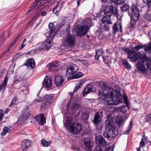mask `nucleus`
Masks as SVG:
<instances>
[{
	"mask_svg": "<svg viewBox=\"0 0 151 151\" xmlns=\"http://www.w3.org/2000/svg\"><path fill=\"white\" fill-rule=\"evenodd\" d=\"M41 14L42 16H45L47 14V13L46 12H42L41 13Z\"/></svg>",
	"mask_w": 151,
	"mask_h": 151,
	"instance_id": "e2e57ef3",
	"label": "nucleus"
},
{
	"mask_svg": "<svg viewBox=\"0 0 151 151\" xmlns=\"http://www.w3.org/2000/svg\"><path fill=\"white\" fill-rule=\"evenodd\" d=\"M76 37L71 34L67 35L65 38V45L70 48H72L75 45Z\"/></svg>",
	"mask_w": 151,
	"mask_h": 151,
	"instance_id": "0eeeda50",
	"label": "nucleus"
},
{
	"mask_svg": "<svg viewBox=\"0 0 151 151\" xmlns=\"http://www.w3.org/2000/svg\"><path fill=\"white\" fill-rule=\"evenodd\" d=\"M96 143L101 145L103 146H105L106 144L104 139L101 136H97L96 138Z\"/></svg>",
	"mask_w": 151,
	"mask_h": 151,
	"instance_id": "6ab92c4d",
	"label": "nucleus"
},
{
	"mask_svg": "<svg viewBox=\"0 0 151 151\" xmlns=\"http://www.w3.org/2000/svg\"><path fill=\"white\" fill-rule=\"evenodd\" d=\"M110 150V147H109L106 148L105 151H109Z\"/></svg>",
	"mask_w": 151,
	"mask_h": 151,
	"instance_id": "774afa93",
	"label": "nucleus"
},
{
	"mask_svg": "<svg viewBox=\"0 0 151 151\" xmlns=\"http://www.w3.org/2000/svg\"><path fill=\"white\" fill-rule=\"evenodd\" d=\"M98 36L99 38H102L104 36V35L103 34L102 32H99Z\"/></svg>",
	"mask_w": 151,
	"mask_h": 151,
	"instance_id": "052dcab7",
	"label": "nucleus"
},
{
	"mask_svg": "<svg viewBox=\"0 0 151 151\" xmlns=\"http://www.w3.org/2000/svg\"><path fill=\"white\" fill-rule=\"evenodd\" d=\"M102 91L99 92V100L107 105H118L122 101V97L119 92L114 90L108 84L104 83L101 87Z\"/></svg>",
	"mask_w": 151,
	"mask_h": 151,
	"instance_id": "f257e3e1",
	"label": "nucleus"
},
{
	"mask_svg": "<svg viewBox=\"0 0 151 151\" xmlns=\"http://www.w3.org/2000/svg\"><path fill=\"white\" fill-rule=\"evenodd\" d=\"M111 14L109 15L104 17L101 19V21L103 23H106L107 24H112V22L110 20V17H111Z\"/></svg>",
	"mask_w": 151,
	"mask_h": 151,
	"instance_id": "393cba45",
	"label": "nucleus"
},
{
	"mask_svg": "<svg viewBox=\"0 0 151 151\" xmlns=\"http://www.w3.org/2000/svg\"><path fill=\"white\" fill-rule=\"evenodd\" d=\"M64 81L63 77L59 76H57L55 77V82L57 86H60Z\"/></svg>",
	"mask_w": 151,
	"mask_h": 151,
	"instance_id": "f3484780",
	"label": "nucleus"
},
{
	"mask_svg": "<svg viewBox=\"0 0 151 151\" xmlns=\"http://www.w3.org/2000/svg\"><path fill=\"white\" fill-rule=\"evenodd\" d=\"M25 63L26 65L27 66L28 68H33L35 67V64L34 60L33 58H30L27 60Z\"/></svg>",
	"mask_w": 151,
	"mask_h": 151,
	"instance_id": "b1692460",
	"label": "nucleus"
},
{
	"mask_svg": "<svg viewBox=\"0 0 151 151\" xmlns=\"http://www.w3.org/2000/svg\"><path fill=\"white\" fill-rule=\"evenodd\" d=\"M133 121L131 120L130 122V124L129 125L128 129L127 131H125L124 133L125 134H128L129 133V132L131 129L132 127Z\"/></svg>",
	"mask_w": 151,
	"mask_h": 151,
	"instance_id": "c9c22d12",
	"label": "nucleus"
},
{
	"mask_svg": "<svg viewBox=\"0 0 151 151\" xmlns=\"http://www.w3.org/2000/svg\"><path fill=\"white\" fill-rule=\"evenodd\" d=\"M19 82L18 78H14L13 80V82L14 83H17Z\"/></svg>",
	"mask_w": 151,
	"mask_h": 151,
	"instance_id": "680f3d73",
	"label": "nucleus"
},
{
	"mask_svg": "<svg viewBox=\"0 0 151 151\" xmlns=\"http://www.w3.org/2000/svg\"><path fill=\"white\" fill-rule=\"evenodd\" d=\"M36 121L41 125H43L45 123V118L42 114H40L35 117Z\"/></svg>",
	"mask_w": 151,
	"mask_h": 151,
	"instance_id": "dca6fc26",
	"label": "nucleus"
},
{
	"mask_svg": "<svg viewBox=\"0 0 151 151\" xmlns=\"http://www.w3.org/2000/svg\"><path fill=\"white\" fill-rule=\"evenodd\" d=\"M50 31L45 33V36H48L51 40H53L55 35L56 32L54 31L55 26L52 23H50L48 25Z\"/></svg>",
	"mask_w": 151,
	"mask_h": 151,
	"instance_id": "ddd939ff",
	"label": "nucleus"
},
{
	"mask_svg": "<svg viewBox=\"0 0 151 151\" xmlns=\"http://www.w3.org/2000/svg\"><path fill=\"white\" fill-rule=\"evenodd\" d=\"M96 149L97 151H103L102 147L99 145L97 146L96 148Z\"/></svg>",
	"mask_w": 151,
	"mask_h": 151,
	"instance_id": "3c124183",
	"label": "nucleus"
},
{
	"mask_svg": "<svg viewBox=\"0 0 151 151\" xmlns=\"http://www.w3.org/2000/svg\"><path fill=\"white\" fill-rule=\"evenodd\" d=\"M40 1H35L34 2L33 6L30 7L28 12H29L30 11H32V9H37V8L39 7V6H41V5H40Z\"/></svg>",
	"mask_w": 151,
	"mask_h": 151,
	"instance_id": "cd10ccee",
	"label": "nucleus"
},
{
	"mask_svg": "<svg viewBox=\"0 0 151 151\" xmlns=\"http://www.w3.org/2000/svg\"><path fill=\"white\" fill-rule=\"evenodd\" d=\"M112 2L115 4H121L124 3V1H112Z\"/></svg>",
	"mask_w": 151,
	"mask_h": 151,
	"instance_id": "49530a36",
	"label": "nucleus"
},
{
	"mask_svg": "<svg viewBox=\"0 0 151 151\" xmlns=\"http://www.w3.org/2000/svg\"><path fill=\"white\" fill-rule=\"evenodd\" d=\"M53 98V97L52 95L47 94L43 97L42 100L51 104L52 103Z\"/></svg>",
	"mask_w": 151,
	"mask_h": 151,
	"instance_id": "5701e85b",
	"label": "nucleus"
},
{
	"mask_svg": "<svg viewBox=\"0 0 151 151\" xmlns=\"http://www.w3.org/2000/svg\"><path fill=\"white\" fill-rule=\"evenodd\" d=\"M8 78L7 75H6L4 81L0 84V92L3 93L4 91L7 86Z\"/></svg>",
	"mask_w": 151,
	"mask_h": 151,
	"instance_id": "a211bd4d",
	"label": "nucleus"
},
{
	"mask_svg": "<svg viewBox=\"0 0 151 151\" xmlns=\"http://www.w3.org/2000/svg\"><path fill=\"white\" fill-rule=\"evenodd\" d=\"M26 40V39H24V40L23 41V42L21 45V46L19 47V49H22L24 47L25 45V44H24V43L25 42V41Z\"/></svg>",
	"mask_w": 151,
	"mask_h": 151,
	"instance_id": "8fccbe9b",
	"label": "nucleus"
},
{
	"mask_svg": "<svg viewBox=\"0 0 151 151\" xmlns=\"http://www.w3.org/2000/svg\"><path fill=\"white\" fill-rule=\"evenodd\" d=\"M81 118L82 120H83L84 122L87 121L88 118V116L86 113H82L81 115Z\"/></svg>",
	"mask_w": 151,
	"mask_h": 151,
	"instance_id": "4c0bfd02",
	"label": "nucleus"
},
{
	"mask_svg": "<svg viewBox=\"0 0 151 151\" xmlns=\"http://www.w3.org/2000/svg\"><path fill=\"white\" fill-rule=\"evenodd\" d=\"M147 2V5L149 7L151 5V1H146Z\"/></svg>",
	"mask_w": 151,
	"mask_h": 151,
	"instance_id": "bf43d9fd",
	"label": "nucleus"
},
{
	"mask_svg": "<svg viewBox=\"0 0 151 151\" xmlns=\"http://www.w3.org/2000/svg\"><path fill=\"white\" fill-rule=\"evenodd\" d=\"M40 104V101L39 99H36L34 100L32 104V105H33L34 106H37L39 105Z\"/></svg>",
	"mask_w": 151,
	"mask_h": 151,
	"instance_id": "c03bdc74",
	"label": "nucleus"
},
{
	"mask_svg": "<svg viewBox=\"0 0 151 151\" xmlns=\"http://www.w3.org/2000/svg\"><path fill=\"white\" fill-rule=\"evenodd\" d=\"M95 90V88L91 85H88L85 88L83 92V95L85 96L87 94L90 92H93Z\"/></svg>",
	"mask_w": 151,
	"mask_h": 151,
	"instance_id": "412c9836",
	"label": "nucleus"
},
{
	"mask_svg": "<svg viewBox=\"0 0 151 151\" xmlns=\"http://www.w3.org/2000/svg\"><path fill=\"white\" fill-rule=\"evenodd\" d=\"M52 40H51L48 37V38L46 40L43 44L40 46L36 50L39 51L42 50H48L49 49L52 44Z\"/></svg>",
	"mask_w": 151,
	"mask_h": 151,
	"instance_id": "6e6552de",
	"label": "nucleus"
},
{
	"mask_svg": "<svg viewBox=\"0 0 151 151\" xmlns=\"http://www.w3.org/2000/svg\"><path fill=\"white\" fill-rule=\"evenodd\" d=\"M145 145V142L144 141V139L143 138H142L141 139V142L140 143V145L139 148L141 147H144Z\"/></svg>",
	"mask_w": 151,
	"mask_h": 151,
	"instance_id": "de8ad7c7",
	"label": "nucleus"
},
{
	"mask_svg": "<svg viewBox=\"0 0 151 151\" xmlns=\"http://www.w3.org/2000/svg\"><path fill=\"white\" fill-rule=\"evenodd\" d=\"M81 129V126L80 124L74 123L70 125L69 130L70 132L76 134L79 133Z\"/></svg>",
	"mask_w": 151,
	"mask_h": 151,
	"instance_id": "f8f14e48",
	"label": "nucleus"
},
{
	"mask_svg": "<svg viewBox=\"0 0 151 151\" xmlns=\"http://www.w3.org/2000/svg\"><path fill=\"white\" fill-rule=\"evenodd\" d=\"M104 29L106 31H109V27L107 25H104Z\"/></svg>",
	"mask_w": 151,
	"mask_h": 151,
	"instance_id": "4d7b16f0",
	"label": "nucleus"
},
{
	"mask_svg": "<svg viewBox=\"0 0 151 151\" xmlns=\"http://www.w3.org/2000/svg\"><path fill=\"white\" fill-rule=\"evenodd\" d=\"M28 116H26L25 115H21L19 118L18 121L21 123H24L25 120L27 119Z\"/></svg>",
	"mask_w": 151,
	"mask_h": 151,
	"instance_id": "72a5a7b5",
	"label": "nucleus"
},
{
	"mask_svg": "<svg viewBox=\"0 0 151 151\" xmlns=\"http://www.w3.org/2000/svg\"><path fill=\"white\" fill-rule=\"evenodd\" d=\"M123 98L124 102L127 104L128 103V101L127 96L125 95H124Z\"/></svg>",
	"mask_w": 151,
	"mask_h": 151,
	"instance_id": "603ef678",
	"label": "nucleus"
},
{
	"mask_svg": "<svg viewBox=\"0 0 151 151\" xmlns=\"http://www.w3.org/2000/svg\"><path fill=\"white\" fill-rule=\"evenodd\" d=\"M122 63L125 66V67L127 69H129L131 68V67L130 65L127 61L124 60H122Z\"/></svg>",
	"mask_w": 151,
	"mask_h": 151,
	"instance_id": "a19ab883",
	"label": "nucleus"
},
{
	"mask_svg": "<svg viewBox=\"0 0 151 151\" xmlns=\"http://www.w3.org/2000/svg\"><path fill=\"white\" fill-rule=\"evenodd\" d=\"M52 83V80L51 78L47 76H46L42 83L43 86L49 88L51 86Z\"/></svg>",
	"mask_w": 151,
	"mask_h": 151,
	"instance_id": "aec40b11",
	"label": "nucleus"
},
{
	"mask_svg": "<svg viewBox=\"0 0 151 151\" xmlns=\"http://www.w3.org/2000/svg\"><path fill=\"white\" fill-rule=\"evenodd\" d=\"M41 146L43 147H47L49 146L51 143V142L47 141L44 139H42L41 140Z\"/></svg>",
	"mask_w": 151,
	"mask_h": 151,
	"instance_id": "473e14b6",
	"label": "nucleus"
},
{
	"mask_svg": "<svg viewBox=\"0 0 151 151\" xmlns=\"http://www.w3.org/2000/svg\"><path fill=\"white\" fill-rule=\"evenodd\" d=\"M116 122L118 124L119 126H120L124 123V118L123 117L118 116L116 119Z\"/></svg>",
	"mask_w": 151,
	"mask_h": 151,
	"instance_id": "c756f323",
	"label": "nucleus"
},
{
	"mask_svg": "<svg viewBox=\"0 0 151 151\" xmlns=\"http://www.w3.org/2000/svg\"><path fill=\"white\" fill-rule=\"evenodd\" d=\"M84 144L86 147H88L90 149L91 144V142L90 139L88 138H86L84 140Z\"/></svg>",
	"mask_w": 151,
	"mask_h": 151,
	"instance_id": "f704fd0d",
	"label": "nucleus"
},
{
	"mask_svg": "<svg viewBox=\"0 0 151 151\" xmlns=\"http://www.w3.org/2000/svg\"><path fill=\"white\" fill-rule=\"evenodd\" d=\"M9 109H6L5 110V114H7V113L9 111Z\"/></svg>",
	"mask_w": 151,
	"mask_h": 151,
	"instance_id": "0e129e2a",
	"label": "nucleus"
},
{
	"mask_svg": "<svg viewBox=\"0 0 151 151\" xmlns=\"http://www.w3.org/2000/svg\"><path fill=\"white\" fill-rule=\"evenodd\" d=\"M147 46V44H145L144 45H142L141 44L137 45L136 46L134 47V48L135 50L137 51L140 49L145 47Z\"/></svg>",
	"mask_w": 151,
	"mask_h": 151,
	"instance_id": "58836bf2",
	"label": "nucleus"
},
{
	"mask_svg": "<svg viewBox=\"0 0 151 151\" xmlns=\"http://www.w3.org/2000/svg\"><path fill=\"white\" fill-rule=\"evenodd\" d=\"M102 12L100 11L97 14V17H100L101 16V13Z\"/></svg>",
	"mask_w": 151,
	"mask_h": 151,
	"instance_id": "338daca9",
	"label": "nucleus"
},
{
	"mask_svg": "<svg viewBox=\"0 0 151 151\" xmlns=\"http://www.w3.org/2000/svg\"><path fill=\"white\" fill-rule=\"evenodd\" d=\"M129 7L128 5L125 4H123L122 6L121 7V11L122 12L127 11L129 10Z\"/></svg>",
	"mask_w": 151,
	"mask_h": 151,
	"instance_id": "e433bc0d",
	"label": "nucleus"
},
{
	"mask_svg": "<svg viewBox=\"0 0 151 151\" xmlns=\"http://www.w3.org/2000/svg\"><path fill=\"white\" fill-rule=\"evenodd\" d=\"M136 64V67L138 70L142 73H147L150 72L151 68L150 66V59L146 56L145 59L141 60Z\"/></svg>",
	"mask_w": 151,
	"mask_h": 151,
	"instance_id": "7ed1b4c3",
	"label": "nucleus"
},
{
	"mask_svg": "<svg viewBox=\"0 0 151 151\" xmlns=\"http://www.w3.org/2000/svg\"><path fill=\"white\" fill-rule=\"evenodd\" d=\"M83 75V74L81 72H78L76 73L73 76L74 78H78L81 77Z\"/></svg>",
	"mask_w": 151,
	"mask_h": 151,
	"instance_id": "a18cd8bd",
	"label": "nucleus"
},
{
	"mask_svg": "<svg viewBox=\"0 0 151 151\" xmlns=\"http://www.w3.org/2000/svg\"><path fill=\"white\" fill-rule=\"evenodd\" d=\"M58 66V64L57 62H53L51 63L50 65V69L53 71H56L57 69V68Z\"/></svg>",
	"mask_w": 151,
	"mask_h": 151,
	"instance_id": "bb28decb",
	"label": "nucleus"
},
{
	"mask_svg": "<svg viewBox=\"0 0 151 151\" xmlns=\"http://www.w3.org/2000/svg\"><path fill=\"white\" fill-rule=\"evenodd\" d=\"M144 50L146 52H151V42L148 43V45L145 48Z\"/></svg>",
	"mask_w": 151,
	"mask_h": 151,
	"instance_id": "ea45409f",
	"label": "nucleus"
},
{
	"mask_svg": "<svg viewBox=\"0 0 151 151\" xmlns=\"http://www.w3.org/2000/svg\"><path fill=\"white\" fill-rule=\"evenodd\" d=\"M108 50H106V52L103 51L102 49L96 51V55H95V58L96 59H103L104 61H105L106 56L104 55L105 54L108 52ZM107 58V57H106Z\"/></svg>",
	"mask_w": 151,
	"mask_h": 151,
	"instance_id": "4468645a",
	"label": "nucleus"
},
{
	"mask_svg": "<svg viewBox=\"0 0 151 151\" xmlns=\"http://www.w3.org/2000/svg\"><path fill=\"white\" fill-rule=\"evenodd\" d=\"M16 98H14L12 101L11 102V104H15L16 103Z\"/></svg>",
	"mask_w": 151,
	"mask_h": 151,
	"instance_id": "5fc2aeb1",
	"label": "nucleus"
},
{
	"mask_svg": "<svg viewBox=\"0 0 151 151\" xmlns=\"http://www.w3.org/2000/svg\"><path fill=\"white\" fill-rule=\"evenodd\" d=\"M139 9L136 6H132L129 13L131 19L132 18L133 20H134L135 21H138L139 17Z\"/></svg>",
	"mask_w": 151,
	"mask_h": 151,
	"instance_id": "423d86ee",
	"label": "nucleus"
},
{
	"mask_svg": "<svg viewBox=\"0 0 151 151\" xmlns=\"http://www.w3.org/2000/svg\"><path fill=\"white\" fill-rule=\"evenodd\" d=\"M41 101V107L42 109L46 110L50 107L51 104L42 100Z\"/></svg>",
	"mask_w": 151,
	"mask_h": 151,
	"instance_id": "a878e982",
	"label": "nucleus"
},
{
	"mask_svg": "<svg viewBox=\"0 0 151 151\" xmlns=\"http://www.w3.org/2000/svg\"><path fill=\"white\" fill-rule=\"evenodd\" d=\"M10 132V130L6 127H4L3 129L2 132L1 133V135L4 136L8 132Z\"/></svg>",
	"mask_w": 151,
	"mask_h": 151,
	"instance_id": "79ce46f5",
	"label": "nucleus"
},
{
	"mask_svg": "<svg viewBox=\"0 0 151 151\" xmlns=\"http://www.w3.org/2000/svg\"><path fill=\"white\" fill-rule=\"evenodd\" d=\"M19 37V36H18L15 38V39H14V43H16V41L17 40Z\"/></svg>",
	"mask_w": 151,
	"mask_h": 151,
	"instance_id": "69168bd1",
	"label": "nucleus"
},
{
	"mask_svg": "<svg viewBox=\"0 0 151 151\" xmlns=\"http://www.w3.org/2000/svg\"><path fill=\"white\" fill-rule=\"evenodd\" d=\"M128 57L130 60L133 62H135L139 59L141 60L146 58V54L143 51L137 53L134 51H130L129 53Z\"/></svg>",
	"mask_w": 151,
	"mask_h": 151,
	"instance_id": "39448f33",
	"label": "nucleus"
},
{
	"mask_svg": "<svg viewBox=\"0 0 151 151\" xmlns=\"http://www.w3.org/2000/svg\"><path fill=\"white\" fill-rule=\"evenodd\" d=\"M4 116V113L3 110H0V121L2 119Z\"/></svg>",
	"mask_w": 151,
	"mask_h": 151,
	"instance_id": "09e8293b",
	"label": "nucleus"
},
{
	"mask_svg": "<svg viewBox=\"0 0 151 151\" xmlns=\"http://www.w3.org/2000/svg\"><path fill=\"white\" fill-rule=\"evenodd\" d=\"M83 26L80 27L77 31L78 36L82 37L88 31L89 27L92 26L91 20L90 19H86L82 21Z\"/></svg>",
	"mask_w": 151,
	"mask_h": 151,
	"instance_id": "20e7f679",
	"label": "nucleus"
},
{
	"mask_svg": "<svg viewBox=\"0 0 151 151\" xmlns=\"http://www.w3.org/2000/svg\"><path fill=\"white\" fill-rule=\"evenodd\" d=\"M78 70V66L73 63H70L66 70V73L67 75L71 76Z\"/></svg>",
	"mask_w": 151,
	"mask_h": 151,
	"instance_id": "9b49d317",
	"label": "nucleus"
},
{
	"mask_svg": "<svg viewBox=\"0 0 151 151\" xmlns=\"http://www.w3.org/2000/svg\"><path fill=\"white\" fill-rule=\"evenodd\" d=\"M107 124V128L105 131L104 135L108 138H113L117 134L118 129L113 126V123L111 120L107 119L106 122Z\"/></svg>",
	"mask_w": 151,
	"mask_h": 151,
	"instance_id": "f03ea898",
	"label": "nucleus"
},
{
	"mask_svg": "<svg viewBox=\"0 0 151 151\" xmlns=\"http://www.w3.org/2000/svg\"><path fill=\"white\" fill-rule=\"evenodd\" d=\"M59 2H58V5H57V6H56L55 7H54L52 9V12H53L54 14H56L57 13V12H58V11L56 10V11L55 12V9L58 6V5H59Z\"/></svg>",
	"mask_w": 151,
	"mask_h": 151,
	"instance_id": "6e6d98bb",
	"label": "nucleus"
},
{
	"mask_svg": "<svg viewBox=\"0 0 151 151\" xmlns=\"http://www.w3.org/2000/svg\"><path fill=\"white\" fill-rule=\"evenodd\" d=\"M18 79L19 82H22L25 80V78L23 77L19 76L18 77Z\"/></svg>",
	"mask_w": 151,
	"mask_h": 151,
	"instance_id": "864d4df0",
	"label": "nucleus"
},
{
	"mask_svg": "<svg viewBox=\"0 0 151 151\" xmlns=\"http://www.w3.org/2000/svg\"><path fill=\"white\" fill-rule=\"evenodd\" d=\"M80 108V106L79 104L74 103L71 107V109L73 112H75L76 111L78 110Z\"/></svg>",
	"mask_w": 151,
	"mask_h": 151,
	"instance_id": "2f4dec72",
	"label": "nucleus"
},
{
	"mask_svg": "<svg viewBox=\"0 0 151 151\" xmlns=\"http://www.w3.org/2000/svg\"><path fill=\"white\" fill-rule=\"evenodd\" d=\"M104 12L106 14H108L109 13L115 15L118 18L119 14L118 13V10L115 7L112 6H106L104 10Z\"/></svg>",
	"mask_w": 151,
	"mask_h": 151,
	"instance_id": "1a4fd4ad",
	"label": "nucleus"
},
{
	"mask_svg": "<svg viewBox=\"0 0 151 151\" xmlns=\"http://www.w3.org/2000/svg\"><path fill=\"white\" fill-rule=\"evenodd\" d=\"M145 121L146 122H150V124L151 127V114H149L146 116L145 118Z\"/></svg>",
	"mask_w": 151,
	"mask_h": 151,
	"instance_id": "37998d69",
	"label": "nucleus"
},
{
	"mask_svg": "<svg viewBox=\"0 0 151 151\" xmlns=\"http://www.w3.org/2000/svg\"><path fill=\"white\" fill-rule=\"evenodd\" d=\"M136 21H135L134 20H133H133H131L130 23L132 26H133L134 24H136Z\"/></svg>",
	"mask_w": 151,
	"mask_h": 151,
	"instance_id": "13d9d810",
	"label": "nucleus"
},
{
	"mask_svg": "<svg viewBox=\"0 0 151 151\" xmlns=\"http://www.w3.org/2000/svg\"><path fill=\"white\" fill-rule=\"evenodd\" d=\"M31 142L29 139H26L21 144L22 148L23 151H26V149L31 146Z\"/></svg>",
	"mask_w": 151,
	"mask_h": 151,
	"instance_id": "4be33fe9",
	"label": "nucleus"
},
{
	"mask_svg": "<svg viewBox=\"0 0 151 151\" xmlns=\"http://www.w3.org/2000/svg\"><path fill=\"white\" fill-rule=\"evenodd\" d=\"M101 118L99 112L97 113L94 116L93 122L96 129L98 130L101 129L102 128L103 125L101 122Z\"/></svg>",
	"mask_w": 151,
	"mask_h": 151,
	"instance_id": "9d476101",
	"label": "nucleus"
},
{
	"mask_svg": "<svg viewBox=\"0 0 151 151\" xmlns=\"http://www.w3.org/2000/svg\"><path fill=\"white\" fill-rule=\"evenodd\" d=\"M112 29L113 33L115 35L119 31L122 32V25L121 23H119L118 24L115 23L113 25Z\"/></svg>",
	"mask_w": 151,
	"mask_h": 151,
	"instance_id": "2eb2a0df",
	"label": "nucleus"
},
{
	"mask_svg": "<svg viewBox=\"0 0 151 151\" xmlns=\"http://www.w3.org/2000/svg\"><path fill=\"white\" fill-rule=\"evenodd\" d=\"M83 83L84 81L83 80L80 81L79 82H78L77 83L76 86L74 88L73 93H74L75 92H76L83 85Z\"/></svg>",
	"mask_w": 151,
	"mask_h": 151,
	"instance_id": "c85d7f7f",
	"label": "nucleus"
},
{
	"mask_svg": "<svg viewBox=\"0 0 151 151\" xmlns=\"http://www.w3.org/2000/svg\"><path fill=\"white\" fill-rule=\"evenodd\" d=\"M72 122V119L70 117H68L64 124V126L67 128L70 125Z\"/></svg>",
	"mask_w": 151,
	"mask_h": 151,
	"instance_id": "7c9ffc66",
	"label": "nucleus"
}]
</instances>
